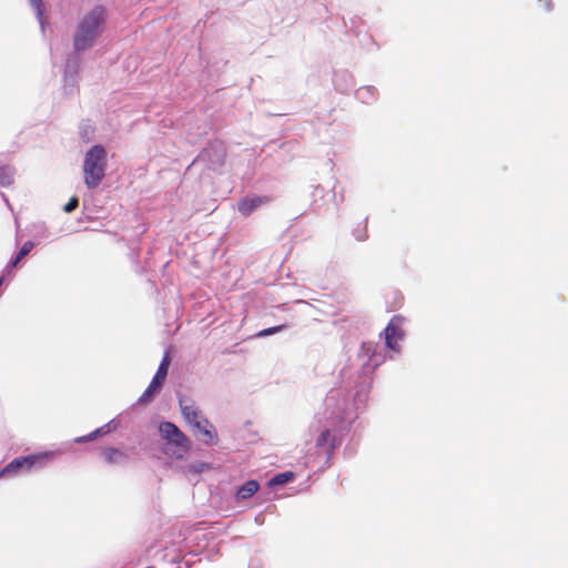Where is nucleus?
<instances>
[{"mask_svg": "<svg viewBox=\"0 0 568 568\" xmlns=\"http://www.w3.org/2000/svg\"><path fill=\"white\" fill-rule=\"evenodd\" d=\"M106 19V9L100 4L80 17L72 37L75 52L79 53L95 45L104 31Z\"/></svg>", "mask_w": 568, "mask_h": 568, "instance_id": "f257e3e1", "label": "nucleus"}, {"mask_svg": "<svg viewBox=\"0 0 568 568\" xmlns=\"http://www.w3.org/2000/svg\"><path fill=\"white\" fill-rule=\"evenodd\" d=\"M108 168L106 151L100 145L95 144L90 148L83 160V180L88 189H97L105 176Z\"/></svg>", "mask_w": 568, "mask_h": 568, "instance_id": "f03ea898", "label": "nucleus"}, {"mask_svg": "<svg viewBox=\"0 0 568 568\" xmlns=\"http://www.w3.org/2000/svg\"><path fill=\"white\" fill-rule=\"evenodd\" d=\"M164 440L163 453L171 458L182 459L190 449L189 438L171 422H163L159 426Z\"/></svg>", "mask_w": 568, "mask_h": 568, "instance_id": "7ed1b4c3", "label": "nucleus"}, {"mask_svg": "<svg viewBox=\"0 0 568 568\" xmlns=\"http://www.w3.org/2000/svg\"><path fill=\"white\" fill-rule=\"evenodd\" d=\"M52 457V453L31 454L12 459L0 470V478H12L22 473L43 467Z\"/></svg>", "mask_w": 568, "mask_h": 568, "instance_id": "20e7f679", "label": "nucleus"}, {"mask_svg": "<svg viewBox=\"0 0 568 568\" xmlns=\"http://www.w3.org/2000/svg\"><path fill=\"white\" fill-rule=\"evenodd\" d=\"M170 366V356L169 354H165L158 367V371L152 378L151 383L146 387V389L143 392V394L139 398V403H146L151 400L153 395L162 387V385L165 382V378L168 376V371Z\"/></svg>", "mask_w": 568, "mask_h": 568, "instance_id": "39448f33", "label": "nucleus"}, {"mask_svg": "<svg viewBox=\"0 0 568 568\" xmlns=\"http://www.w3.org/2000/svg\"><path fill=\"white\" fill-rule=\"evenodd\" d=\"M402 318L394 316L385 328V339L389 348L397 351L398 342L403 338L404 332L400 327Z\"/></svg>", "mask_w": 568, "mask_h": 568, "instance_id": "423d86ee", "label": "nucleus"}, {"mask_svg": "<svg viewBox=\"0 0 568 568\" xmlns=\"http://www.w3.org/2000/svg\"><path fill=\"white\" fill-rule=\"evenodd\" d=\"M272 201V197L270 196H266V195H263V196H258V195H254L252 197H243L239 204H237V210L239 212L244 215V216H248L251 215L256 209H258L260 206H262L263 204H266L268 202Z\"/></svg>", "mask_w": 568, "mask_h": 568, "instance_id": "0eeeda50", "label": "nucleus"}, {"mask_svg": "<svg viewBox=\"0 0 568 568\" xmlns=\"http://www.w3.org/2000/svg\"><path fill=\"white\" fill-rule=\"evenodd\" d=\"M181 412L184 418L195 428H201L202 415L199 409L191 403L180 402Z\"/></svg>", "mask_w": 568, "mask_h": 568, "instance_id": "6e6552de", "label": "nucleus"}, {"mask_svg": "<svg viewBox=\"0 0 568 568\" xmlns=\"http://www.w3.org/2000/svg\"><path fill=\"white\" fill-rule=\"evenodd\" d=\"M202 435L201 440L206 445H214L217 443V434L213 425L205 418H202L201 428H197Z\"/></svg>", "mask_w": 568, "mask_h": 568, "instance_id": "1a4fd4ad", "label": "nucleus"}, {"mask_svg": "<svg viewBox=\"0 0 568 568\" xmlns=\"http://www.w3.org/2000/svg\"><path fill=\"white\" fill-rule=\"evenodd\" d=\"M260 488L256 480H247L236 491L235 498L237 501H243L251 498Z\"/></svg>", "mask_w": 568, "mask_h": 568, "instance_id": "9d476101", "label": "nucleus"}, {"mask_svg": "<svg viewBox=\"0 0 568 568\" xmlns=\"http://www.w3.org/2000/svg\"><path fill=\"white\" fill-rule=\"evenodd\" d=\"M104 460L109 465L120 464L125 460V454L116 448H106L103 450Z\"/></svg>", "mask_w": 568, "mask_h": 568, "instance_id": "9b49d317", "label": "nucleus"}, {"mask_svg": "<svg viewBox=\"0 0 568 568\" xmlns=\"http://www.w3.org/2000/svg\"><path fill=\"white\" fill-rule=\"evenodd\" d=\"M14 169L9 165L0 168V185L9 186L13 183Z\"/></svg>", "mask_w": 568, "mask_h": 568, "instance_id": "f8f14e48", "label": "nucleus"}, {"mask_svg": "<svg viewBox=\"0 0 568 568\" xmlns=\"http://www.w3.org/2000/svg\"><path fill=\"white\" fill-rule=\"evenodd\" d=\"M335 437L332 435L329 429L323 430L316 439V447L322 448L327 444L331 445V449L334 447Z\"/></svg>", "mask_w": 568, "mask_h": 568, "instance_id": "ddd939ff", "label": "nucleus"}, {"mask_svg": "<svg viewBox=\"0 0 568 568\" xmlns=\"http://www.w3.org/2000/svg\"><path fill=\"white\" fill-rule=\"evenodd\" d=\"M34 244L33 242L31 241H27L22 246L21 248L19 250L17 256L13 258V261L11 262V266L12 267H16L20 262L21 260L27 256L31 250L33 248Z\"/></svg>", "mask_w": 568, "mask_h": 568, "instance_id": "4468645a", "label": "nucleus"}, {"mask_svg": "<svg viewBox=\"0 0 568 568\" xmlns=\"http://www.w3.org/2000/svg\"><path fill=\"white\" fill-rule=\"evenodd\" d=\"M293 478V473L291 471H287V473H283V474H278L276 475L275 477H273L271 480H270V485L271 486H274V485H283L287 481H290L291 479Z\"/></svg>", "mask_w": 568, "mask_h": 568, "instance_id": "2eb2a0df", "label": "nucleus"}, {"mask_svg": "<svg viewBox=\"0 0 568 568\" xmlns=\"http://www.w3.org/2000/svg\"><path fill=\"white\" fill-rule=\"evenodd\" d=\"M285 327H286L285 324H281V325H276V326H273L270 328H265V329H262L261 332H258L257 336H260V337L270 336L275 333L282 332L283 329H285Z\"/></svg>", "mask_w": 568, "mask_h": 568, "instance_id": "dca6fc26", "label": "nucleus"}, {"mask_svg": "<svg viewBox=\"0 0 568 568\" xmlns=\"http://www.w3.org/2000/svg\"><path fill=\"white\" fill-rule=\"evenodd\" d=\"M79 206L78 197L73 196L69 200V202L64 205V211L70 213L74 211Z\"/></svg>", "mask_w": 568, "mask_h": 568, "instance_id": "f3484780", "label": "nucleus"}, {"mask_svg": "<svg viewBox=\"0 0 568 568\" xmlns=\"http://www.w3.org/2000/svg\"><path fill=\"white\" fill-rule=\"evenodd\" d=\"M98 433H99V430L93 432L92 434H90V435H89L88 439H93V438H95ZM81 440H87V438H85V437H83V438H81Z\"/></svg>", "mask_w": 568, "mask_h": 568, "instance_id": "a211bd4d", "label": "nucleus"}, {"mask_svg": "<svg viewBox=\"0 0 568 568\" xmlns=\"http://www.w3.org/2000/svg\"><path fill=\"white\" fill-rule=\"evenodd\" d=\"M31 2L36 4V3H37V0H31Z\"/></svg>", "mask_w": 568, "mask_h": 568, "instance_id": "6ab92c4d", "label": "nucleus"}]
</instances>
